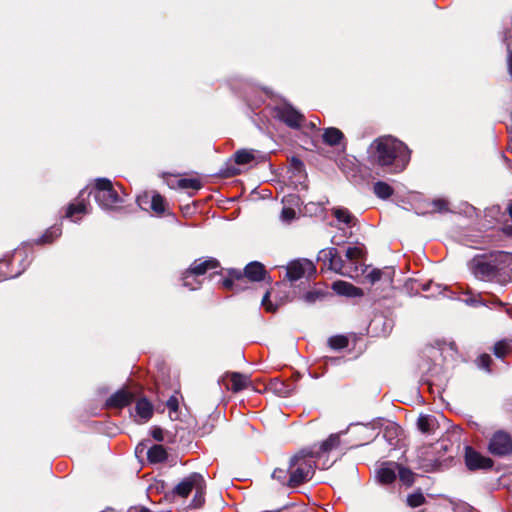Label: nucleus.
I'll use <instances>...</instances> for the list:
<instances>
[{
	"mask_svg": "<svg viewBox=\"0 0 512 512\" xmlns=\"http://www.w3.org/2000/svg\"><path fill=\"white\" fill-rule=\"evenodd\" d=\"M226 377L231 381V386L228 389L233 393H238L252 385L250 377L240 372H228Z\"/></svg>",
	"mask_w": 512,
	"mask_h": 512,
	"instance_id": "nucleus-15",
	"label": "nucleus"
},
{
	"mask_svg": "<svg viewBox=\"0 0 512 512\" xmlns=\"http://www.w3.org/2000/svg\"><path fill=\"white\" fill-rule=\"evenodd\" d=\"M220 267L221 264L219 260L213 257H208L195 259L187 269L188 275L194 274L196 276H202L208 271L215 270Z\"/></svg>",
	"mask_w": 512,
	"mask_h": 512,
	"instance_id": "nucleus-13",
	"label": "nucleus"
},
{
	"mask_svg": "<svg viewBox=\"0 0 512 512\" xmlns=\"http://www.w3.org/2000/svg\"><path fill=\"white\" fill-rule=\"evenodd\" d=\"M349 339L345 335H334L328 339V345L334 350H341L348 346Z\"/></svg>",
	"mask_w": 512,
	"mask_h": 512,
	"instance_id": "nucleus-34",
	"label": "nucleus"
},
{
	"mask_svg": "<svg viewBox=\"0 0 512 512\" xmlns=\"http://www.w3.org/2000/svg\"><path fill=\"white\" fill-rule=\"evenodd\" d=\"M417 428L423 434H432L435 429V418L431 415H420L417 419Z\"/></svg>",
	"mask_w": 512,
	"mask_h": 512,
	"instance_id": "nucleus-25",
	"label": "nucleus"
},
{
	"mask_svg": "<svg viewBox=\"0 0 512 512\" xmlns=\"http://www.w3.org/2000/svg\"><path fill=\"white\" fill-rule=\"evenodd\" d=\"M332 288L338 295L347 297H361L364 294L361 288L342 280L335 281Z\"/></svg>",
	"mask_w": 512,
	"mask_h": 512,
	"instance_id": "nucleus-16",
	"label": "nucleus"
},
{
	"mask_svg": "<svg viewBox=\"0 0 512 512\" xmlns=\"http://www.w3.org/2000/svg\"><path fill=\"white\" fill-rule=\"evenodd\" d=\"M166 406L170 411L176 412L179 408V401L176 396L172 395L166 401Z\"/></svg>",
	"mask_w": 512,
	"mask_h": 512,
	"instance_id": "nucleus-49",
	"label": "nucleus"
},
{
	"mask_svg": "<svg viewBox=\"0 0 512 512\" xmlns=\"http://www.w3.org/2000/svg\"><path fill=\"white\" fill-rule=\"evenodd\" d=\"M489 452L498 457H505L512 454V436L503 430L496 431L488 445Z\"/></svg>",
	"mask_w": 512,
	"mask_h": 512,
	"instance_id": "nucleus-7",
	"label": "nucleus"
},
{
	"mask_svg": "<svg viewBox=\"0 0 512 512\" xmlns=\"http://www.w3.org/2000/svg\"><path fill=\"white\" fill-rule=\"evenodd\" d=\"M178 187L181 189L199 190L202 188V183L196 178H182L178 181Z\"/></svg>",
	"mask_w": 512,
	"mask_h": 512,
	"instance_id": "nucleus-39",
	"label": "nucleus"
},
{
	"mask_svg": "<svg viewBox=\"0 0 512 512\" xmlns=\"http://www.w3.org/2000/svg\"><path fill=\"white\" fill-rule=\"evenodd\" d=\"M473 275L484 281L503 284L512 281V253L507 251H492L479 254L469 262Z\"/></svg>",
	"mask_w": 512,
	"mask_h": 512,
	"instance_id": "nucleus-2",
	"label": "nucleus"
},
{
	"mask_svg": "<svg viewBox=\"0 0 512 512\" xmlns=\"http://www.w3.org/2000/svg\"><path fill=\"white\" fill-rule=\"evenodd\" d=\"M507 212L512 220V203H510L507 207Z\"/></svg>",
	"mask_w": 512,
	"mask_h": 512,
	"instance_id": "nucleus-54",
	"label": "nucleus"
},
{
	"mask_svg": "<svg viewBox=\"0 0 512 512\" xmlns=\"http://www.w3.org/2000/svg\"><path fill=\"white\" fill-rule=\"evenodd\" d=\"M478 368L485 370L486 372H491V364L493 363L492 357L487 354H481L475 361Z\"/></svg>",
	"mask_w": 512,
	"mask_h": 512,
	"instance_id": "nucleus-40",
	"label": "nucleus"
},
{
	"mask_svg": "<svg viewBox=\"0 0 512 512\" xmlns=\"http://www.w3.org/2000/svg\"><path fill=\"white\" fill-rule=\"evenodd\" d=\"M464 462L469 471L490 470L494 461L471 446H465Z\"/></svg>",
	"mask_w": 512,
	"mask_h": 512,
	"instance_id": "nucleus-8",
	"label": "nucleus"
},
{
	"mask_svg": "<svg viewBox=\"0 0 512 512\" xmlns=\"http://www.w3.org/2000/svg\"><path fill=\"white\" fill-rule=\"evenodd\" d=\"M328 255L330 256L328 269L336 273H342V269L344 268V260L339 255L338 250L334 247H329Z\"/></svg>",
	"mask_w": 512,
	"mask_h": 512,
	"instance_id": "nucleus-23",
	"label": "nucleus"
},
{
	"mask_svg": "<svg viewBox=\"0 0 512 512\" xmlns=\"http://www.w3.org/2000/svg\"><path fill=\"white\" fill-rule=\"evenodd\" d=\"M399 469V479L406 486H412L415 480V473H413L409 468H405L402 466H398Z\"/></svg>",
	"mask_w": 512,
	"mask_h": 512,
	"instance_id": "nucleus-36",
	"label": "nucleus"
},
{
	"mask_svg": "<svg viewBox=\"0 0 512 512\" xmlns=\"http://www.w3.org/2000/svg\"><path fill=\"white\" fill-rule=\"evenodd\" d=\"M240 174V169L235 165L227 164L225 167L221 168L218 172V175L221 178H231Z\"/></svg>",
	"mask_w": 512,
	"mask_h": 512,
	"instance_id": "nucleus-41",
	"label": "nucleus"
},
{
	"mask_svg": "<svg viewBox=\"0 0 512 512\" xmlns=\"http://www.w3.org/2000/svg\"><path fill=\"white\" fill-rule=\"evenodd\" d=\"M83 194H84V190H82V191L80 192V194H79V198H80V197H82V196H83Z\"/></svg>",
	"mask_w": 512,
	"mask_h": 512,
	"instance_id": "nucleus-57",
	"label": "nucleus"
},
{
	"mask_svg": "<svg viewBox=\"0 0 512 512\" xmlns=\"http://www.w3.org/2000/svg\"><path fill=\"white\" fill-rule=\"evenodd\" d=\"M195 489V495L190 503V507L193 509L201 508L205 503V493H206V482L204 477L202 476V481L198 482Z\"/></svg>",
	"mask_w": 512,
	"mask_h": 512,
	"instance_id": "nucleus-21",
	"label": "nucleus"
},
{
	"mask_svg": "<svg viewBox=\"0 0 512 512\" xmlns=\"http://www.w3.org/2000/svg\"><path fill=\"white\" fill-rule=\"evenodd\" d=\"M324 294L319 290L308 291L304 294L303 298L307 303H314L318 299L322 298Z\"/></svg>",
	"mask_w": 512,
	"mask_h": 512,
	"instance_id": "nucleus-47",
	"label": "nucleus"
},
{
	"mask_svg": "<svg viewBox=\"0 0 512 512\" xmlns=\"http://www.w3.org/2000/svg\"><path fill=\"white\" fill-rule=\"evenodd\" d=\"M425 503L426 498L420 489L407 496V505L411 508H417Z\"/></svg>",
	"mask_w": 512,
	"mask_h": 512,
	"instance_id": "nucleus-35",
	"label": "nucleus"
},
{
	"mask_svg": "<svg viewBox=\"0 0 512 512\" xmlns=\"http://www.w3.org/2000/svg\"><path fill=\"white\" fill-rule=\"evenodd\" d=\"M227 276L221 281L222 287L227 291L240 292L248 288V280L243 277L242 271L236 268L226 269Z\"/></svg>",
	"mask_w": 512,
	"mask_h": 512,
	"instance_id": "nucleus-10",
	"label": "nucleus"
},
{
	"mask_svg": "<svg viewBox=\"0 0 512 512\" xmlns=\"http://www.w3.org/2000/svg\"><path fill=\"white\" fill-rule=\"evenodd\" d=\"M167 458L168 453L166 449L160 444L153 445L147 452V459L150 463L153 464L163 463L167 460Z\"/></svg>",
	"mask_w": 512,
	"mask_h": 512,
	"instance_id": "nucleus-19",
	"label": "nucleus"
},
{
	"mask_svg": "<svg viewBox=\"0 0 512 512\" xmlns=\"http://www.w3.org/2000/svg\"><path fill=\"white\" fill-rule=\"evenodd\" d=\"M242 274L243 277L250 282L264 281L267 277L270 279L265 266L257 261L248 263L242 271Z\"/></svg>",
	"mask_w": 512,
	"mask_h": 512,
	"instance_id": "nucleus-14",
	"label": "nucleus"
},
{
	"mask_svg": "<svg viewBox=\"0 0 512 512\" xmlns=\"http://www.w3.org/2000/svg\"><path fill=\"white\" fill-rule=\"evenodd\" d=\"M25 261V256L19 252L0 260V282L20 276L26 270Z\"/></svg>",
	"mask_w": 512,
	"mask_h": 512,
	"instance_id": "nucleus-6",
	"label": "nucleus"
},
{
	"mask_svg": "<svg viewBox=\"0 0 512 512\" xmlns=\"http://www.w3.org/2000/svg\"><path fill=\"white\" fill-rule=\"evenodd\" d=\"M151 436L158 442H162L164 440V432L161 427L155 426L151 430Z\"/></svg>",
	"mask_w": 512,
	"mask_h": 512,
	"instance_id": "nucleus-50",
	"label": "nucleus"
},
{
	"mask_svg": "<svg viewBox=\"0 0 512 512\" xmlns=\"http://www.w3.org/2000/svg\"><path fill=\"white\" fill-rule=\"evenodd\" d=\"M270 294L271 292L268 290L265 292L262 300H261V305L265 308V310L267 312H271V313H274L277 311L279 305H274L271 300H270Z\"/></svg>",
	"mask_w": 512,
	"mask_h": 512,
	"instance_id": "nucleus-45",
	"label": "nucleus"
},
{
	"mask_svg": "<svg viewBox=\"0 0 512 512\" xmlns=\"http://www.w3.org/2000/svg\"><path fill=\"white\" fill-rule=\"evenodd\" d=\"M373 192L378 198L386 200L394 194V189L384 181H377L373 186Z\"/></svg>",
	"mask_w": 512,
	"mask_h": 512,
	"instance_id": "nucleus-26",
	"label": "nucleus"
},
{
	"mask_svg": "<svg viewBox=\"0 0 512 512\" xmlns=\"http://www.w3.org/2000/svg\"><path fill=\"white\" fill-rule=\"evenodd\" d=\"M310 126H311V128H315V124L314 123H310Z\"/></svg>",
	"mask_w": 512,
	"mask_h": 512,
	"instance_id": "nucleus-58",
	"label": "nucleus"
},
{
	"mask_svg": "<svg viewBox=\"0 0 512 512\" xmlns=\"http://www.w3.org/2000/svg\"><path fill=\"white\" fill-rule=\"evenodd\" d=\"M506 312H507L510 316H512V313H511V310H510V309H507V310H506Z\"/></svg>",
	"mask_w": 512,
	"mask_h": 512,
	"instance_id": "nucleus-56",
	"label": "nucleus"
},
{
	"mask_svg": "<svg viewBox=\"0 0 512 512\" xmlns=\"http://www.w3.org/2000/svg\"><path fill=\"white\" fill-rule=\"evenodd\" d=\"M138 393L130 391L126 387L117 390L105 402L107 408L122 409L136 400Z\"/></svg>",
	"mask_w": 512,
	"mask_h": 512,
	"instance_id": "nucleus-11",
	"label": "nucleus"
},
{
	"mask_svg": "<svg viewBox=\"0 0 512 512\" xmlns=\"http://www.w3.org/2000/svg\"><path fill=\"white\" fill-rule=\"evenodd\" d=\"M305 273H307L308 278H311L316 274L315 265L307 259L291 261L286 267V278L290 282L301 279Z\"/></svg>",
	"mask_w": 512,
	"mask_h": 512,
	"instance_id": "nucleus-9",
	"label": "nucleus"
},
{
	"mask_svg": "<svg viewBox=\"0 0 512 512\" xmlns=\"http://www.w3.org/2000/svg\"><path fill=\"white\" fill-rule=\"evenodd\" d=\"M501 231L503 234H505L507 237H512V225H504L501 228Z\"/></svg>",
	"mask_w": 512,
	"mask_h": 512,
	"instance_id": "nucleus-52",
	"label": "nucleus"
},
{
	"mask_svg": "<svg viewBox=\"0 0 512 512\" xmlns=\"http://www.w3.org/2000/svg\"><path fill=\"white\" fill-rule=\"evenodd\" d=\"M138 512H151V510L147 507H141Z\"/></svg>",
	"mask_w": 512,
	"mask_h": 512,
	"instance_id": "nucleus-55",
	"label": "nucleus"
},
{
	"mask_svg": "<svg viewBox=\"0 0 512 512\" xmlns=\"http://www.w3.org/2000/svg\"><path fill=\"white\" fill-rule=\"evenodd\" d=\"M199 276H196L194 274L188 275V269H186L182 273V284L184 287L188 288L189 290H196L199 289L202 285V280L198 279Z\"/></svg>",
	"mask_w": 512,
	"mask_h": 512,
	"instance_id": "nucleus-27",
	"label": "nucleus"
},
{
	"mask_svg": "<svg viewBox=\"0 0 512 512\" xmlns=\"http://www.w3.org/2000/svg\"><path fill=\"white\" fill-rule=\"evenodd\" d=\"M255 159L252 150L240 149L234 153V162L237 165H246Z\"/></svg>",
	"mask_w": 512,
	"mask_h": 512,
	"instance_id": "nucleus-30",
	"label": "nucleus"
},
{
	"mask_svg": "<svg viewBox=\"0 0 512 512\" xmlns=\"http://www.w3.org/2000/svg\"><path fill=\"white\" fill-rule=\"evenodd\" d=\"M202 481V475L197 472H193L179 482L173 490L170 492L172 497L178 496L181 498H187L192 490L196 487L198 482Z\"/></svg>",
	"mask_w": 512,
	"mask_h": 512,
	"instance_id": "nucleus-12",
	"label": "nucleus"
},
{
	"mask_svg": "<svg viewBox=\"0 0 512 512\" xmlns=\"http://www.w3.org/2000/svg\"><path fill=\"white\" fill-rule=\"evenodd\" d=\"M393 274L394 271L385 272L381 269L374 268L369 273H367L365 278L368 280L370 284H375L382 278L383 275L387 276L389 280H392Z\"/></svg>",
	"mask_w": 512,
	"mask_h": 512,
	"instance_id": "nucleus-33",
	"label": "nucleus"
},
{
	"mask_svg": "<svg viewBox=\"0 0 512 512\" xmlns=\"http://www.w3.org/2000/svg\"><path fill=\"white\" fill-rule=\"evenodd\" d=\"M289 165H290V169L295 174L296 173L300 174L305 171V165H304L303 161L297 156H292L289 159Z\"/></svg>",
	"mask_w": 512,
	"mask_h": 512,
	"instance_id": "nucleus-42",
	"label": "nucleus"
},
{
	"mask_svg": "<svg viewBox=\"0 0 512 512\" xmlns=\"http://www.w3.org/2000/svg\"><path fill=\"white\" fill-rule=\"evenodd\" d=\"M333 216L340 222L345 224H351L354 219V216L350 213V211L346 208H334Z\"/></svg>",
	"mask_w": 512,
	"mask_h": 512,
	"instance_id": "nucleus-37",
	"label": "nucleus"
},
{
	"mask_svg": "<svg viewBox=\"0 0 512 512\" xmlns=\"http://www.w3.org/2000/svg\"><path fill=\"white\" fill-rule=\"evenodd\" d=\"M377 477L382 484H391L396 480V471L391 467H381L378 470Z\"/></svg>",
	"mask_w": 512,
	"mask_h": 512,
	"instance_id": "nucleus-28",
	"label": "nucleus"
},
{
	"mask_svg": "<svg viewBox=\"0 0 512 512\" xmlns=\"http://www.w3.org/2000/svg\"><path fill=\"white\" fill-rule=\"evenodd\" d=\"M289 392H290V390H289V391H286V392L284 393V394H285V396H288V395H289Z\"/></svg>",
	"mask_w": 512,
	"mask_h": 512,
	"instance_id": "nucleus-59",
	"label": "nucleus"
},
{
	"mask_svg": "<svg viewBox=\"0 0 512 512\" xmlns=\"http://www.w3.org/2000/svg\"><path fill=\"white\" fill-rule=\"evenodd\" d=\"M410 159L411 150L408 146L392 136L378 137L370 144L369 160L383 172L401 173L406 169Z\"/></svg>",
	"mask_w": 512,
	"mask_h": 512,
	"instance_id": "nucleus-1",
	"label": "nucleus"
},
{
	"mask_svg": "<svg viewBox=\"0 0 512 512\" xmlns=\"http://www.w3.org/2000/svg\"><path fill=\"white\" fill-rule=\"evenodd\" d=\"M136 203L140 207V209L148 211L150 209L151 196L149 195L148 192H144L143 194L137 196Z\"/></svg>",
	"mask_w": 512,
	"mask_h": 512,
	"instance_id": "nucleus-44",
	"label": "nucleus"
},
{
	"mask_svg": "<svg viewBox=\"0 0 512 512\" xmlns=\"http://www.w3.org/2000/svg\"><path fill=\"white\" fill-rule=\"evenodd\" d=\"M89 194H93L99 206L106 210H114L124 203V198L108 178H97Z\"/></svg>",
	"mask_w": 512,
	"mask_h": 512,
	"instance_id": "nucleus-4",
	"label": "nucleus"
},
{
	"mask_svg": "<svg viewBox=\"0 0 512 512\" xmlns=\"http://www.w3.org/2000/svg\"><path fill=\"white\" fill-rule=\"evenodd\" d=\"M281 216L284 220L290 221L295 218L296 212L293 208L285 207L282 209Z\"/></svg>",
	"mask_w": 512,
	"mask_h": 512,
	"instance_id": "nucleus-48",
	"label": "nucleus"
},
{
	"mask_svg": "<svg viewBox=\"0 0 512 512\" xmlns=\"http://www.w3.org/2000/svg\"><path fill=\"white\" fill-rule=\"evenodd\" d=\"M167 203L165 198L158 192L154 191L151 195L150 210L158 216H162L166 212Z\"/></svg>",
	"mask_w": 512,
	"mask_h": 512,
	"instance_id": "nucleus-22",
	"label": "nucleus"
},
{
	"mask_svg": "<svg viewBox=\"0 0 512 512\" xmlns=\"http://www.w3.org/2000/svg\"><path fill=\"white\" fill-rule=\"evenodd\" d=\"M135 411L144 421L151 419L154 414L153 405L146 397H140L136 400Z\"/></svg>",
	"mask_w": 512,
	"mask_h": 512,
	"instance_id": "nucleus-17",
	"label": "nucleus"
},
{
	"mask_svg": "<svg viewBox=\"0 0 512 512\" xmlns=\"http://www.w3.org/2000/svg\"><path fill=\"white\" fill-rule=\"evenodd\" d=\"M432 212L445 213L449 211L448 202L445 199L437 198L431 202Z\"/></svg>",
	"mask_w": 512,
	"mask_h": 512,
	"instance_id": "nucleus-43",
	"label": "nucleus"
},
{
	"mask_svg": "<svg viewBox=\"0 0 512 512\" xmlns=\"http://www.w3.org/2000/svg\"><path fill=\"white\" fill-rule=\"evenodd\" d=\"M62 234L61 225H52L49 227L44 234L36 240V244L44 245L51 244Z\"/></svg>",
	"mask_w": 512,
	"mask_h": 512,
	"instance_id": "nucleus-20",
	"label": "nucleus"
},
{
	"mask_svg": "<svg viewBox=\"0 0 512 512\" xmlns=\"http://www.w3.org/2000/svg\"><path fill=\"white\" fill-rule=\"evenodd\" d=\"M274 117L292 129L301 128L305 116L288 102L277 104L273 108Z\"/></svg>",
	"mask_w": 512,
	"mask_h": 512,
	"instance_id": "nucleus-5",
	"label": "nucleus"
},
{
	"mask_svg": "<svg viewBox=\"0 0 512 512\" xmlns=\"http://www.w3.org/2000/svg\"><path fill=\"white\" fill-rule=\"evenodd\" d=\"M314 448L315 446L303 448L290 458L288 487L296 488L313 478L316 469L315 459L319 458V453L315 452Z\"/></svg>",
	"mask_w": 512,
	"mask_h": 512,
	"instance_id": "nucleus-3",
	"label": "nucleus"
},
{
	"mask_svg": "<svg viewBox=\"0 0 512 512\" xmlns=\"http://www.w3.org/2000/svg\"><path fill=\"white\" fill-rule=\"evenodd\" d=\"M492 303L500 306V307H504L506 304L504 302H502L498 297L496 296H493V301Z\"/></svg>",
	"mask_w": 512,
	"mask_h": 512,
	"instance_id": "nucleus-53",
	"label": "nucleus"
},
{
	"mask_svg": "<svg viewBox=\"0 0 512 512\" xmlns=\"http://www.w3.org/2000/svg\"><path fill=\"white\" fill-rule=\"evenodd\" d=\"M345 139L343 132L336 127L324 129L322 140L328 146H337Z\"/></svg>",
	"mask_w": 512,
	"mask_h": 512,
	"instance_id": "nucleus-18",
	"label": "nucleus"
},
{
	"mask_svg": "<svg viewBox=\"0 0 512 512\" xmlns=\"http://www.w3.org/2000/svg\"><path fill=\"white\" fill-rule=\"evenodd\" d=\"M504 43L506 45V65L508 74L512 80V31H507L504 37Z\"/></svg>",
	"mask_w": 512,
	"mask_h": 512,
	"instance_id": "nucleus-31",
	"label": "nucleus"
},
{
	"mask_svg": "<svg viewBox=\"0 0 512 512\" xmlns=\"http://www.w3.org/2000/svg\"><path fill=\"white\" fill-rule=\"evenodd\" d=\"M510 343L506 339L496 342L493 346V353L497 358L503 359L510 353Z\"/></svg>",
	"mask_w": 512,
	"mask_h": 512,
	"instance_id": "nucleus-32",
	"label": "nucleus"
},
{
	"mask_svg": "<svg viewBox=\"0 0 512 512\" xmlns=\"http://www.w3.org/2000/svg\"><path fill=\"white\" fill-rule=\"evenodd\" d=\"M340 445V436L338 434H331L326 440H324L315 452L319 453V458L324 453H329L333 449Z\"/></svg>",
	"mask_w": 512,
	"mask_h": 512,
	"instance_id": "nucleus-24",
	"label": "nucleus"
},
{
	"mask_svg": "<svg viewBox=\"0 0 512 512\" xmlns=\"http://www.w3.org/2000/svg\"><path fill=\"white\" fill-rule=\"evenodd\" d=\"M87 213V204L84 199L78 200L76 203H70L66 209L65 216L67 218H72L76 214H85Z\"/></svg>",
	"mask_w": 512,
	"mask_h": 512,
	"instance_id": "nucleus-29",
	"label": "nucleus"
},
{
	"mask_svg": "<svg viewBox=\"0 0 512 512\" xmlns=\"http://www.w3.org/2000/svg\"><path fill=\"white\" fill-rule=\"evenodd\" d=\"M362 250L358 247H349L346 250V258L350 261L358 260L362 257Z\"/></svg>",
	"mask_w": 512,
	"mask_h": 512,
	"instance_id": "nucleus-46",
	"label": "nucleus"
},
{
	"mask_svg": "<svg viewBox=\"0 0 512 512\" xmlns=\"http://www.w3.org/2000/svg\"><path fill=\"white\" fill-rule=\"evenodd\" d=\"M290 471L289 466L286 469L275 468L272 472V478L277 480L280 484L288 486Z\"/></svg>",
	"mask_w": 512,
	"mask_h": 512,
	"instance_id": "nucleus-38",
	"label": "nucleus"
},
{
	"mask_svg": "<svg viewBox=\"0 0 512 512\" xmlns=\"http://www.w3.org/2000/svg\"><path fill=\"white\" fill-rule=\"evenodd\" d=\"M329 248L322 249L318 254V260L322 261L324 264L330 261V256L328 255Z\"/></svg>",
	"mask_w": 512,
	"mask_h": 512,
	"instance_id": "nucleus-51",
	"label": "nucleus"
}]
</instances>
